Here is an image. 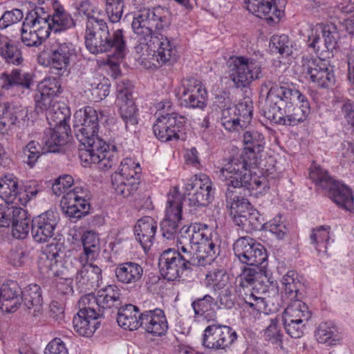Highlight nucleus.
Listing matches in <instances>:
<instances>
[{"label":"nucleus","mask_w":354,"mask_h":354,"mask_svg":"<svg viewBox=\"0 0 354 354\" xmlns=\"http://www.w3.org/2000/svg\"><path fill=\"white\" fill-rule=\"evenodd\" d=\"M266 97L262 107L263 115L278 124L295 126L304 122L310 112L305 95L292 83L266 80L261 85V93Z\"/></svg>","instance_id":"nucleus-1"},{"label":"nucleus","mask_w":354,"mask_h":354,"mask_svg":"<svg viewBox=\"0 0 354 354\" xmlns=\"http://www.w3.org/2000/svg\"><path fill=\"white\" fill-rule=\"evenodd\" d=\"M80 15L87 18L84 35L85 45L93 54L109 53L108 62L116 65L126 55L127 43L122 28L110 30L106 22L100 19L102 11L89 0H83L77 6Z\"/></svg>","instance_id":"nucleus-2"},{"label":"nucleus","mask_w":354,"mask_h":354,"mask_svg":"<svg viewBox=\"0 0 354 354\" xmlns=\"http://www.w3.org/2000/svg\"><path fill=\"white\" fill-rule=\"evenodd\" d=\"M103 116L93 108L86 106L74 114L73 131L81 143L79 157L87 164H97L101 169H109L118 162L116 153L97 134L100 117Z\"/></svg>","instance_id":"nucleus-3"},{"label":"nucleus","mask_w":354,"mask_h":354,"mask_svg":"<svg viewBox=\"0 0 354 354\" xmlns=\"http://www.w3.org/2000/svg\"><path fill=\"white\" fill-rule=\"evenodd\" d=\"M219 171V178L227 182V190H231L230 187L243 188L250 195L252 191H257V194L269 189L268 180L265 176L252 175L243 155L230 158Z\"/></svg>","instance_id":"nucleus-4"},{"label":"nucleus","mask_w":354,"mask_h":354,"mask_svg":"<svg viewBox=\"0 0 354 354\" xmlns=\"http://www.w3.org/2000/svg\"><path fill=\"white\" fill-rule=\"evenodd\" d=\"M167 14V10L157 7L144 9L134 15L131 28L142 44H148L155 35L160 34V31L168 27L169 22Z\"/></svg>","instance_id":"nucleus-5"},{"label":"nucleus","mask_w":354,"mask_h":354,"mask_svg":"<svg viewBox=\"0 0 354 354\" xmlns=\"http://www.w3.org/2000/svg\"><path fill=\"white\" fill-rule=\"evenodd\" d=\"M57 246H50L48 250L40 255L38 260V267L40 272L44 274L59 276L69 274L78 271L84 263L90 261L82 259V254L76 257L73 255L64 254Z\"/></svg>","instance_id":"nucleus-6"},{"label":"nucleus","mask_w":354,"mask_h":354,"mask_svg":"<svg viewBox=\"0 0 354 354\" xmlns=\"http://www.w3.org/2000/svg\"><path fill=\"white\" fill-rule=\"evenodd\" d=\"M227 207L230 209V214L234 223L241 230L246 233L262 228L263 223L258 211L250 208L249 201L239 196H233V191H226Z\"/></svg>","instance_id":"nucleus-7"},{"label":"nucleus","mask_w":354,"mask_h":354,"mask_svg":"<svg viewBox=\"0 0 354 354\" xmlns=\"http://www.w3.org/2000/svg\"><path fill=\"white\" fill-rule=\"evenodd\" d=\"M310 178L324 189H327L329 197L339 207L351 212L354 209V196L345 185L334 180L328 172L315 167L310 171Z\"/></svg>","instance_id":"nucleus-8"},{"label":"nucleus","mask_w":354,"mask_h":354,"mask_svg":"<svg viewBox=\"0 0 354 354\" xmlns=\"http://www.w3.org/2000/svg\"><path fill=\"white\" fill-rule=\"evenodd\" d=\"M141 169L138 163L127 158L120 163V169L111 175L112 186L115 193L124 198L133 195L140 185Z\"/></svg>","instance_id":"nucleus-9"},{"label":"nucleus","mask_w":354,"mask_h":354,"mask_svg":"<svg viewBox=\"0 0 354 354\" xmlns=\"http://www.w3.org/2000/svg\"><path fill=\"white\" fill-rule=\"evenodd\" d=\"M230 77L236 87H246L260 78L259 63L250 57L232 56L227 62Z\"/></svg>","instance_id":"nucleus-10"},{"label":"nucleus","mask_w":354,"mask_h":354,"mask_svg":"<svg viewBox=\"0 0 354 354\" xmlns=\"http://www.w3.org/2000/svg\"><path fill=\"white\" fill-rule=\"evenodd\" d=\"M230 77L236 87H246L260 78L259 63L250 57L232 56L227 62Z\"/></svg>","instance_id":"nucleus-11"},{"label":"nucleus","mask_w":354,"mask_h":354,"mask_svg":"<svg viewBox=\"0 0 354 354\" xmlns=\"http://www.w3.org/2000/svg\"><path fill=\"white\" fill-rule=\"evenodd\" d=\"M183 196L177 187H173L167 194L165 218L160 223L162 236L172 239L178 232L182 220Z\"/></svg>","instance_id":"nucleus-12"},{"label":"nucleus","mask_w":354,"mask_h":354,"mask_svg":"<svg viewBox=\"0 0 354 354\" xmlns=\"http://www.w3.org/2000/svg\"><path fill=\"white\" fill-rule=\"evenodd\" d=\"M302 73L318 87L328 88L335 83V75L333 67L327 64L324 59L311 56L302 57Z\"/></svg>","instance_id":"nucleus-13"},{"label":"nucleus","mask_w":354,"mask_h":354,"mask_svg":"<svg viewBox=\"0 0 354 354\" xmlns=\"http://www.w3.org/2000/svg\"><path fill=\"white\" fill-rule=\"evenodd\" d=\"M90 199L91 194L87 189L76 186L63 196L60 207L70 218H80L89 212Z\"/></svg>","instance_id":"nucleus-14"},{"label":"nucleus","mask_w":354,"mask_h":354,"mask_svg":"<svg viewBox=\"0 0 354 354\" xmlns=\"http://www.w3.org/2000/svg\"><path fill=\"white\" fill-rule=\"evenodd\" d=\"M233 250L239 261L248 266H261L268 257L263 245L248 236L236 239Z\"/></svg>","instance_id":"nucleus-15"},{"label":"nucleus","mask_w":354,"mask_h":354,"mask_svg":"<svg viewBox=\"0 0 354 354\" xmlns=\"http://www.w3.org/2000/svg\"><path fill=\"white\" fill-rule=\"evenodd\" d=\"M237 334L231 327L212 323L207 326L203 335L202 344L213 350H225L237 339Z\"/></svg>","instance_id":"nucleus-16"},{"label":"nucleus","mask_w":354,"mask_h":354,"mask_svg":"<svg viewBox=\"0 0 354 354\" xmlns=\"http://www.w3.org/2000/svg\"><path fill=\"white\" fill-rule=\"evenodd\" d=\"M185 188L192 206H207L214 198L212 183L206 174L195 175L187 181Z\"/></svg>","instance_id":"nucleus-17"},{"label":"nucleus","mask_w":354,"mask_h":354,"mask_svg":"<svg viewBox=\"0 0 354 354\" xmlns=\"http://www.w3.org/2000/svg\"><path fill=\"white\" fill-rule=\"evenodd\" d=\"M12 224V232L14 237L25 239L30 230V219L26 211L20 206L4 207L0 205V227H6Z\"/></svg>","instance_id":"nucleus-18"},{"label":"nucleus","mask_w":354,"mask_h":354,"mask_svg":"<svg viewBox=\"0 0 354 354\" xmlns=\"http://www.w3.org/2000/svg\"><path fill=\"white\" fill-rule=\"evenodd\" d=\"M186 120L185 116L174 111L158 115L153 127L154 135L162 142L178 140L179 133L184 129Z\"/></svg>","instance_id":"nucleus-19"},{"label":"nucleus","mask_w":354,"mask_h":354,"mask_svg":"<svg viewBox=\"0 0 354 354\" xmlns=\"http://www.w3.org/2000/svg\"><path fill=\"white\" fill-rule=\"evenodd\" d=\"M76 55V48L71 42H56L49 53L48 64L52 73L59 77L67 75Z\"/></svg>","instance_id":"nucleus-20"},{"label":"nucleus","mask_w":354,"mask_h":354,"mask_svg":"<svg viewBox=\"0 0 354 354\" xmlns=\"http://www.w3.org/2000/svg\"><path fill=\"white\" fill-rule=\"evenodd\" d=\"M44 21H41L38 13L32 10L26 15L21 29V39L28 47H38L49 37Z\"/></svg>","instance_id":"nucleus-21"},{"label":"nucleus","mask_w":354,"mask_h":354,"mask_svg":"<svg viewBox=\"0 0 354 354\" xmlns=\"http://www.w3.org/2000/svg\"><path fill=\"white\" fill-rule=\"evenodd\" d=\"M53 12L48 13L44 7H37L34 10L38 13L41 21L46 24V30L50 33L65 31L75 26V21L71 15L66 12L60 4H55Z\"/></svg>","instance_id":"nucleus-22"},{"label":"nucleus","mask_w":354,"mask_h":354,"mask_svg":"<svg viewBox=\"0 0 354 354\" xmlns=\"http://www.w3.org/2000/svg\"><path fill=\"white\" fill-rule=\"evenodd\" d=\"M146 46L153 48L152 59L157 62V64H153L156 67L171 65L178 60V50L173 40L162 33L155 35Z\"/></svg>","instance_id":"nucleus-23"},{"label":"nucleus","mask_w":354,"mask_h":354,"mask_svg":"<svg viewBox=\"0 0 354 354\" xmlns=\"http://www.w3.org/2000/svg\"><path fill=\"white\" fill-rule=\"evenodd\" d=\"M181 258L174 248H169L160 254L158 267L163 278L174 281L180 277L185 271L192 270Z\"/></svg>","instance_id":"nucleus-24"},{"label":"nucleus","mask_w":354,"mask_h":354,"mask_svg":"<svg viewBox=\"0 0 354 354\" xmlns=\"http://www.w3.org/2000/svg\"><path fill=\"white\" fill-rule=\"evenodd\" d=\"M59 214L48 210L32 220L31 234L37 243H45L55 234V227L59 222Z\"/></svg>","instance_id":"nucleus-25"},{"label":"nucleus","mask_w":354,"mask_h":354,"mask_svg":"<svg viewBox=\"0 0 354 354\" xmlns=\"http://www.w3.org/2000/svg\"><path fill=\"white\" fill-rule=\"evenodd\" d=\"M0 198L8 205L4 207L25 206L28 203L26 194H20L18 178L8 173L0 177Z\"/></svg>","instance_id":"nucleus-26"},{"label":"nucleus","mask_w":354,"mask_h":354,"mask_svg":"<svg viewBox=\"0 0 354 354\" xmlns=\"http://www.w3.org/2000/svg\"><path fill=\"white\" fill-rule=\"evenodd\" d=\"M62 92L60 82L54 77H47L38 85L37 92L35 95V109L37 113L43 112L52 106L55 97Z\"/></svg>","instance_id":"nucleus-27"},{"label":"nucleus","mask_w":354,"mask_h":354,"mask_svg":"<svg viewBox=\"0 0 354 354\" xmlns=\"http://www.w3.org/2000/svg\"><path fill=\"white\" fill-rule=\"evenodd\" d=\"M118 98L123 102L120 106V115L127 131L135 132L138 124L137 108L131 100V90L124 84L117 87Z\"/></svg>","instance_id":"nucleus-28"},{"label":"nucleus","mask_w":354,"mask_h":354,"mask_svg":"<svg viewBox=\"0 0 354 354\" xmlns=\"http://www.w3.org/2000/svg\"><path fill=\"white\" fill-rule=\"evenodd\" d=\"M247 10L257 17L264 19L269 25L279 21L283 12L278 9L275 0H245Z\"/></svg>","instance_id":"nucleus-29"},{"label":"nucleus","mask_w":354,"mask_h":354,"mask_svg":"<svg viewBox=\"0 0 354 354\" xmlns=\"http://www.w3.org/2000/svg\"><path fill=\"white\" fill-rule=\"evenodd\" d=\"M140 325L147 333L153 336L164 335L168 330L166 316L160 308L145 310L142 313Z\"/></svg>","instance_id":"nucleus-30"},{"label":"nucleus","mask_w":354,"mask_h":354,"mask_svg":"<svg viewBox=\"0 0 354 354\" xmlns=\"http://www.w3.org/2000/svg\"><path fill=\"white\" fill-rule=\"evenodd\" d=\"M264 268L265 266L262 265L244 266L237 279L239 286L243 290L251 287L249 291L259 289V285L263 286L262 283L269 281Z\"/></svg>","instance_id":"nucleus-31"},{"label":"nucleus","mask_w":354,"mask_h":354,"mask_svg":"<svg viewBox=\"0 0 354 354\" xmlns=\"http://www.w3.org/2000/svg\"><path fill=\"white\" fill-rule=\"evenodd\" d=\"M22 291L18 283L10 281L3 283L0 289V308L6 313L15 312L20 306Z\"/></svg>","instance_id":"nucleus-32"},{"label":"nucleus","mask_w":354,"mask_h":354,"mask_svg":"<svg viewBox=\"0 0 354 354\" xmlns=\"http://www.w3.org/2000/svg\"><path fill=\"white\" fill-rule=\"evenodd\" d=\"M70 127L60 126L57 129L49 128L44 132L42 143L41 144L46 153L59 152L61 147L64 146L68 138Z\"/></svg>","instance_id":"nucleus-33"},{"label":"nucleus","mask_w":354,"mask_h":354,"mask_svg":"<svg viewBox=\"0 0 354 354\" xmlns=\"http://www.w3.org/2000/svg\"><path fill=\"white\" fill-rule=\"evenodd\" d=\"M93 261H88L78 270L76 274V283L82 290L87 291L98 286L102 279V269L93 265Z\"/></svg>","instance_id":"nucleus-34"},{"label":"nucleus","mask_w":354,"mask_h":354,"mask_svg":"<svg viewBox=\"0 0 354 354\" xmlns=\"http://www.w3.org/2000/svg\"><path fill=\"white\" fill-rule=\"evenodd\" d=\"M156 229L157 222L151 216H144L137 221L135 236L145 250L151 246Z\"/></svg>","instance_id":"nucleus-35"},{"label":"nucleus","mask_w":354,"mask_h":354,"mask_svg":"<svg viewBox=\"0 0 354 354\" xmlns=\"http://www.w3.org/2000/svg\"><path fill=\"white\" fill-rule=\"evenodd\" d=\"M0 57L8 64L22 66L24 59L18 42L0 35Z\"/></svg>","instance_id":"nucleus-36"},{"label":"nucleus","mask_w":354,"mask_h":354,"mask_svg":"<svg viewBox=\"0 0 354 354\" xmlns=\"http://www.w3.org/2000/svg\"><path fill=\"white\" fill-rule=\"evenodd\" d=\"M116 279L124 284H136L143 276V268L138 263L127 261L119 263L115 269Z\"/></svg>","instance_id":"nucleus-37"},{"label":"nucleus","mask_w":354,"mask_h":354,"mask_svg":"<svg viewBox=\"0 0 354 354\" xmlns=\"http://www.w3.org/2000/svg\"><path fill=\"white\" fill-rule=\"evenodd\" d=\"M21 299L28 313L37 317L42 311V296L40 287L37 284H30L24 291Z\"/></svg>","instance_id":"nucleus-38"},{"label":"nucleus","mask_w":354,"mask_h":354,"mask_svg":"<svg viewBox=\"0 0 354 354\" xmlns=\"http://www.w3.org/2000/svg\"><path fill=\"white\" fill-rule=\"evenodd\" d=\"M97 310L103 312L106 309H119L122 304L120 290L116 286L109 285L100 290L97 295Z\"/></svg>","instance_id":"nucleus-39"},{"label":"nucleus","mask_w":354,"mask_h":354,"mask_svg":"<svg viewBox=\"0 0 354 354\" xmlns=\"http://www.w3.org/2000/svg\"><path fill=\"white\" fill-rule=\"evenodd\" d=\"M141 313L139 308L132 304H127L118 310L117 322L126 330H133L141 327Z\"/></svg>","instance_id":"nucleus-40"},{"label":"nucleus","mask_w":354,"mask_h":354,"mask_svg":"<svg viewBox=\"0 0 354 354\" xmlns=\"http://www.w3.org/2000/svg\"><path fill=\"white\" fill-rule=\"evenodd\" d=\"M100 317L91 316L83 311H78L73 319L74 330L80 336L90 337L99 327L100 322L98 319Z\"/></svg>","instance_id":"nucleus-41"},{"label":"nucleus","mask_w":354,"mask_h":354,"mask_svg":"<svg viewBox=\"0 0 354 354\" xmlns=\"http://www.w3.org/2000/svg\"><path fill=\"white\" fill-rule=\"evenodd\" d=\"M1 80V87L4 90H10L15 86L28 89L32 84L31 74L20 68L13 69L10 73L2 74Z\"/></svg>","instance_id":"nucleus-42"},{"label":"nucleus","mask_w":354,"mask_h":354,"mask_svg":"<svg viewBox=\"0 0 354 354\" xmlns=\"http://www.w3.org/2000/svg\"><path fill=\"white\" fill-rule=\"evenodd\" d=\"M178 234L189 241L195 248L201 243L210 237V230L207 225L201 223H194L189 226H183L180 228Z\"/></svg>","instance_id":"nucleus-43"},{"label":"nucleus","mask_w":354,"mask_h":354,"mask_svg":"<svg viewBox=\"0 0 354 354\" xmlns=\"http://www.w3.org/2000/svg\"><path fill=\"white\" fill-rule=\"evenodd\" d=\"M315 335L318 342L328 346L337 345L341 339L337 326L331 321L320 323Z\"/></svg>","instance_id":"nucleus-44"},{"label":"nucleus","mask_w":354,"mask_h":354,"mask_svg":"<svg viewBox=\"0 0 354 354\" xmlns=\"http://www.w3.org/2000/svg\"><path fill=\"white\" fill-rule=\"evenodd\" d=\"M245 155H253L254 158L263 151L265 148L264 136L257 131H246L243 136Z\"/></svg>","instance_id":"nucleus-45"},{"label":"nucleus","mask_w":354,"mask_h":354,"mask_svg":"<svg viewBox=\"0 0 354 354\" xmlns=\"http://www.w3.org/2000/svg\"><path fill=\"white\" fill-rule=\"evenodd\" d=\"M177 243L178 249L176 251L178 252V257H182L181 259L186 263L188 268L192 270L193 267L200 266V259L198 258L203 257L197 256L195 247L189 241H186L185 239L179 234L177 236Z\"/></svg>","instance_id":"nucleus-46"},{"label":"nucleus","mask_w":354,"mask_h":354,"mask_svg":"<svg viewBox=\"0 0 354 354\" xmlns=\"http://www.w3.org/2000/svg\"><path fill=\"white\" fill-rule=\"evenodd\" d=\"M195 250L197 256L203 257L202 259L198 258L200 259V266H205L210 264L217 257L220 252V247L209 237L197 245Z\"/></svg>","instance_id":"nucleus-47"},{"label":"nucleus","mask_w":354,"mask_h":354,"mask_svg":"<svg viewBox=\"0 0 354 354\" xmlns=\"http://www.w3.org/2000/svg\"><path fill=\"white\" fill-rule=\"evenodd\" d=\"M311 317L308 306L300 299L290 301L285 309L283 318L307 322Z\"/></svg>","instance_id":"nucleus-48"},{"label":"nucleus","mask_w":354,"mask_h":354,"mask_svg":"<svg viewBox=\"0 0 354 354\" xmlns=\"http://www.w3.org/2000/svg\"><path fill=\"white\" fill-rule=\"evenodd\" d=\"M0 111L3 118L7 119L11 124H17L24 121L28 117V110L12 103L6 102L0 105Z\"/></svg>","instance_id":"nucleus-49"},{"label":"nucleus","mask_w":354,"mask_h":354,"mask_svg":"<svg viewBox=\"0 0 354 354\" xmlns=\"http://www.w3.org/2000/svg\"><path fill=\"white\" fill-rule=\"evenodd\" d=\"M44 153H46L41 145L37 141L31 140L23 147L19 155L24 163L32 168L39 157Z\"/></svg>","instance_id":"nucleus-50"},{"label":"nucleus","mask_w":354,"mask_h":354,"mask_svg":"<svg viewBox=\"0 0 354 354\" xmlns=\"http://www.w3.org/2000/svg\"><path fill=\"white\" fill-rule=\"evenodd\" d=\"M46 111V118L51 128L57 129L60 126L69 127L68 121L69 116L68 110L63 107L62 109L59 105L52 104L49 108L45 109Z\"/></svg>","instance_id":"nucleus-51"},{"label":"nucleus","mask_w":354,"mask_h":354,"mask_svg":"<svg viewBox=\"0 0 354 354\" xmlns=\"http://www.w3.org/2000/svg\"><path fill=\"white\" fill-rule=\"evenodd\" d=\"M281 283L284 286L285 295L290 301L299 299L301 295L299 292L301 283L297 279V273L293 270H289L281 279Z\"/></svg>","instance_id":"nucleus-52"},{"label":"nucleus","mask_w":354,"mask_h":354,"mask_svg":"<svg viewBox=\"0 0 354 354\" xmlns=\"http://www.w3.org/2000/svg\"><path fill=\"white\" fill-rule=\"evenodd\" d=\"M85 87L88 88L92 100L95 102L102 100L109 93V84L107 79H103V82H102L98 78L89 77L86 82Z\"/></svg>","instance_id":"nucleus-53"},{"label":"nucleus","mask_w":354,"mask_h":354,"mask_svg":"<svg viewBox=\"0 0 354 354\" xmlns=\"http://www.w3.org/2000/svg\"><path fill=\"white\" fill-rule=\"evenodd\" d=\"M267 291L266 286H261L259 289L256 290H250V292H245L243 299L246 304H248L252 309L267 314V301L265 297L261 295Z\"/></svg>","instance_id":"nucleus-54"},{"label":"nucleus","mask_w":354,"mask_h":354,"mask_svg":"<svg viewBox=\"0 0 354 354\" xmlns=\"http://www.w3.org/2000/svg\"><path fill=\"white\" fill-rule=\"evenodd\" d=\"M82 244L84 251L82 254V259L93 261L99 256L100 248L99 240L92 232H88L82 236Z\"/></svg>","instance_id":"nucleus-55"},{"label":"nucleus","mask_w":354,"mask_h":354,"mask_svg":"<svg viewBox=\"0 0 354 354\" xmlns=\"http://www.w3.org/2000/svg\"><path fill=\"white\" fill-rule=\"evenodd\" d=\"M323 30V39L325 41L326 52L333 56L334 51L339 48L341 38L340 33L333 24L322 25Z\"/></svg>","instance_id":"nucleus-56"},{"label":"nucleus","mask_w":354,"mask_h":354,"mask_svg":"<svg viewBox=\"0 0 354 354\" xmlns=\"http://www.w3.org/2000/svg\"><path fill=\"white\" fill-rule=\"evenodd\" d=\"M308 46L317 55H324V53H326L322 24H318L311 28L308 35Z\"/></svg>","instance_id":"nucleus-57"},{"label":"nucleus","mask_w":354,"mask_h":354,"mask_svg":"<svg viewBox=\"0 0 354 354\" xmlns=\"http://www.w3.org/2000/svg\"><path fill=\"white\" fill-rule=\"evenodd\" d=\"M221 112V123L227 131L238 132L244 129L233 106L224 109Z\"/></svg>","instance_id":"nucleus-58"},{"label":"nucleus","mask_w":354,"mask_h":354,"mask_svg":"<svg viewBox=\"0 0 354 354\" xmlns=\"http://www.w3.org/2000/svg\"><path fill=\"white\" fill-rule=\"evenodd\" d=\"M241 125L244 129L250 124L252 118L253 104L250 98H244L233 106Z\"/></svg>","instance_id":"nucleus-59"},{"label":"nucleus","mask_w":354,"mask_h":354,"mask_svg":"<svg viewBox=\"0 0 354 354\" xmlns=\"http://www.w3.org/2000/svg\"><path fill=\"white\" fill-rule=\"evenodd\" d=\"M273 53H279L283 57H287L292 53V46L288 35H273L269 44Z\"/></svg>","instance_id":"nucleus-60"},{"label":"nucleus","mask_w":354,"mask_h":354,"mask_svg":"<svg viewBox=\"0 0 354 354\" xmlns=\"http://www.w3.org/2000/svg\"><path fill=\"white\" fill-rule=\"evenodd\" d=\"M208 285H212L218 290L229 286V276L223 268H216L209 270L206 274Z\"/></svg>","instance_id":"nucleus-61"},{"label":"nucleus","mask_w":354,"mask_h":354,"mask_svg":"<svg viewBox=\"0 0 354 354\" xmlns=\"http://www.w3.org/2000/svg\"><path fill=\"white\" fill-rule=\"evenodd\" d=\"M78 311L87 313L91 316L103 317V312L97 310V297L93 294H87L81 297L78 301Z\"/></svg>","instance_id":"nucleus-62"},{"label":"nucleus","mask_w":354,"mask_h":354,"mask_svg":"<svg viewBox=\"0 0 354 354\" xmlns=\"http://www.w3.org/2000/svg\"><path fill=\"white\" fill-rule=\"evenodd\" d=\"M330 227L322 225L313 228L310 236V243L315 245L317 251L322 250V247L326 248V242L328 241Z\"/></svg>","instance_id":"nucleus-63"},{"label":"nucleus","mask_w":354,"mask_h":354,"mask_svg":"<svg viewBox=\"0 0 354 354\" xmlns=\"http://www.w3.org/2000/svg\"><path fill=\"white\" fill-rule=\"evenodd\" d=\"M203 91L205 90L199 81L194 77H188L182 80L181 84L176 88V92L177 96H185L188 93H200Z\"/></svg>","instance_id":"nucleus-64"}]
</instances>
